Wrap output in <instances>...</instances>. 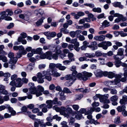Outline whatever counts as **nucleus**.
<instances>
[{"label":"nucleus","instance_id":"24","mask_svg":"<svg viewBox=\"0 0 127 127\" xmlns=\"http://www.w3.org/2000/svg\"><path fill=\"white\" fill-rule=\"evenodd\" d=\"M39 107L40 108H43L42 109V111L44 113H46L48 111L47 108H48V104L46 105L45 104H43L39 105Z\"/></svg>","mask_w":127,"mask_h":127},{"label":"nucleus","instance_id":"25","mask_svg":"<svg viewBox=\"0 0 127 127\" xmlns=\"http://www.w3.org/2000/svg\"><path fill=\"white\" fill-rule=\"evenodd\" d=\"M18 50L19 52L22 53L23 55H25L27 54L26 51L25 50V48L22 45L19 46Z\"/></svg>","mask_w":127,"mask_h":127},{"label":"nucleus","instance_id":"38","mask_svg":"<svg viewBox=\"0 0 127 127\" xmlns=\"http://www.w3.org/2000/svg\"><path fill=\"white\" fill-rule=\"evenodd\" d=\"M34 13L36 16L40 17L43 15L44 13V11H43L41 12H38L37 10H35Z\"/></svg>","mask_w":127,"mask_h":127},{"label":"nucleus","instance_id":"43","mask_svg":"<svg viewBox=\"0 0 127 127\" xmlns=\"http://www.w3.org/2000/svg\"><path fill=\"white\" fill-rule=\"evenodd\" d=\"M34 64V63L33 62H32L30 64L27 66V68L28 69L30 70H32L33 69Z\"/></svg>","mask_w":127,"mask_h":127},{"label":"nucleus","instance_id":"2","mask_svg":"<svg viewBox=\"0 0 127 127\" xmlns=\"http://www.w3.org/2000/svg\"><path fill=\"white\" fill-rule=\"evenodd\" d=\"M77 72L76 71H73L72 74V77L74 78H76V77L80 80H82L86 81L88 80V78L92 76V74L91 73L88 72L84 71L81 73H79L76 74Z\"/></svg>","mask_w":127,"mask_h":127},{"label":"nucleus","instance_id":"41","mask_svg":"<svg viewBox=\"0 0 127 127\" xmlns=\"http://www.w3.org/2000/svg\"><path fill=\"white\" fill-rule=\"evenodd\" d=\"M102 25L104 28L108 27L110 26L109 22L107 20H105L103 22Z\"/></svg>","mask_w":127,"mask_h":127},{"label":"nucleus","instance_id":"14","mask_svg":"<svg viewBox=\"0 0 127 127\" xmlns=\"http://www.w3.org/2000/svg\"><path fill=\"white\" fill-rule=\"evenodd\" d=\"M37 76L38 79L37 81L38 83H42L44 82V78H43L42 77L44 76L45 78V76L43 74V71L42 72V73L40 72L38 73L37 74Z\"/></svg>","mask_w":127,"mask_h":127},{"label":"nucleus","instance_id":"30","mask_svg":"<svg viewBox=\"0 0 127 127\" xmlns=\"http://www.w3.org/2000/svg\"><path fill=\"white\" fill-rule=\"evenodd\" d=\"M74 81V79H72L65 82L64 85L66 86L69 87L71 86Z\"/></svg>","mask_w":127,"mask_h":127},{"label":"nucleus","instance_id":"29","mask_svg":"<svg viewBox=\"0 0 127 127\" xmlns=\"http://www.w3.org/2000/svg\"><path fill=\"white\" fill-rule=\"evenodd\" d=\"M68 56L69 60L71 61H75V59L74 57V55L73 53H68Z\"/></svg>","mask_w":127,"mask_h":127},{"label":"nucleus","instance_id":"27","mask_svg":"<svg viewBox=\"0 0 127 127\" xmlns=\"http://www.w3.org/2000/svg\"><path fill=\"white\" fill-rule=\"evenodd\" d=\"M45 18L44 17H42L40 19L38 20L36 22V24L37 26H38L41 25L42 23L43 22V20H44Z\"/></svg>","mask_w":127,"mask_h":127},{"label":"nucleus","instance_id":"61","mask_svg":"<svg viewBox=\"0 0 127 127\" xmlns=\"http://www.w3.org/2000/svg\"><path fill=\"white\" fill-rule=\"evenodd\" d=\"M71 61L70 60H66L64 61L63 62L64 64L66 65L69 64L70 62Z\"/></svg>","mask_w":127,"mask_h":127},{"label":"nucleus","instance_id":"42","mask_svg":"<svg viewBox=\"0 0 127 127\" xmlns=\"http://www.w3.org/2000/svg\"><path fill=\"white\" fill-rule=\"evenodd\" d=\"M82 116V115L81 114L77 115H72V119H71L76 118L77 120H80L81 119Z\"/></svg>","mask_w":127,"mask_h":127},{"label":"nucleus","instance_id":"40","mask_svg":"<svg viewBox=\"0 0 127 127\" xmlns=\"http://www.w3.org/2000/svg\"><path fill=\"white\" fill-rule=\"evenodd\" d=\"M114 123L116 124H118L121 123V121L120 120V117L119 116H117L116 117L114 120Z\"/></svg>","mask_w":127,"mask_h":127},{"label":"nucleus","instance_id":"26","mask_svg":"<svg viewBox=\"0 0 127 127\" xmlns=\"http://www.w3.org/2000/svg\"><path fill=\"white\" fill-rule=\"evenodd\" d=\"M113 58L115 60V61H120L124 58V57L117 54V55H114L113 56Z\"/></svg>","mask_w":127,"mask_h":127},{"label":"nucleus","instance_id":"46","mask_svg":"<svg viewBox=\"0 0 127 127\" xmlns=\"http://www.w3.org/2000/svg\"><path fill=\"white\" fill-rule=\"evenodd\" d=\"M0 60H2V62H6L7 61L6 57L2 55H0Z\"/></svg>","mask_w":127,"mask_h":127},{"label":"nucleus","instance_id":"55","mask_svg":"<svg viewBox=\"0 0 127 127\" xmlns=\"http://www.w3.org/2000/svg\"><path fill=\"white\" fill-rule=\"evenodd\" d=\"M7 105H9V104H6L5 106L2 105L0 106V111H1L4 110L5 108H7L8 109Z\"/></svg>","mask_w":127,"mask_h":127},{"label":"nucleus","instance_id":"56","mask_svg":"<svg viewBox=\"0 0 127 127\" xmlns=\"http://www.w3.org/2000/svg\"><path fill=\"white\" fill-rule=\"evenodd\" d=\"M77 40L76 38L73 39L71 40L70 43L74 44V45H75L77 43H79L77 42Z\"/></svg>","mask_w":127,"mask_h":127},{"label":"nucleus","instance_id":"23","mask_svg":"<svg viewBox=\"0 0 127 127\" xmlns=\"http://www.w3.org/2000/svg\"><path fill=\"white\" fill-rule=\"evenodd\" d=\"M43 123V120H41L39 119H36L34 121V127H38L39 125H41Z\"/></svg>","mask_w":127,"mask_h":127},{"label":"nucleus","instance_id":"45","mask_svg":"<svg viewBox=\"0 0 127 127\" xmlns=\"http://www.w3.org/2000/svg\"><path fill=\"white\" fill-rule=\"evenodd\" d=\"M89 111H87L85 113V115H87V118L89 119L90 120L92 119V116L91 115V112L89 113Z\"/></svg>","mask_w":127,"mask_h":127},{"label":"nucleus","instance_id":"58","mask_svg":"<svg viewBox=\"0 0 127 127\" xmlns=\"http://www.w3.org/2000/svg\"><path fill=\"white\" fill-rule=\"evenodd\" d=\"M53 119H56V120L59 121L61 120V118L58 116L57 115H56L53 116Z\"/></svg>","mask_w":127,"mask_h":127},{"label":"nucleus","instance_id":"44","mask_svg":"<svg viewBox=\"0 0 127 127\" xmlns=\"http://www.w3.org/2000/svg\"><path fill=\"white\" fill-rule=\"evenodd\" d=\"M79 43H77L76 44L74 45V48L77 52L79 51L80 50V48L79 47Z\"/></svg>","mask_w":127,"mask_h":127},{"label":"nucleus","instance_id":"59","mask_svg":"<svg viewBox=\"0 0 127 127\" xmlns=\"http://www.w3.org/2000/svg\"><path fill=\"white\" fill-rule=\"evenodd\" d=\"M83 97V95H76L75 96L76 100H79Z\"/></svg>","mask_w":127,"mask_h":127},{"label":"nucleus","instance_id":"50","mask_svg":"<svg viewBox=\"0 0 127 127\" xmlns=\"http://www.w3.org/2000/svg\"><path fill=\"white\" fill-rule=\"evenodd\" d=\"M95 54V56H96L97 57L101 56L102 55L101 52L99 51H96Z\"/></svg>","mask_w":127,"mask_h":127},{"label":"nucleus","instance_id":"11","mask_svg":"<svg viewBox=\"0 0 127 127\" xmlns=\"http://www.w3.org/2000/svg\"><path fill=\"white\" fill-rule=\"evenodd\" d=\"M30 87L29 89L30 93L32 94H35L37 93V90L36 88L34 86L33 83L31 82L28 84Z\"/></svg>","mask_w":127,"mask_h":127},{"label":"nucleus","instance_id":"13","mask_svg":"<svg viewBox=\"0 0 127 127\" xmlns=\"http://www.w3.org/2000/svg\"><path fill=\"white\" fill-rule=\"evenodd\" d=\"M0 15H1L2 20L4 19L7 21H11L12 20L11 17L8 16V14L5 11L0 13Z\"/></svg>","mask_w":127,"mask_h":127},{"label":"nucleus","instance_id":"57","mask_svg":"<svg viewBox=\"0 0 127 127\" xmlns=\"http://www.w3.org/2000/svg\"><path fill=\"white\" fill-rule=\"evenodd\" d=\"M72 107L73 109L75 110H77L79 108V106L78 105L74 104L72 105Z\"/></svg>","mask_w":127,"mask_h":127},{"label":"nucleus","instance_id":"60","mask_svg":"<svg viewBox=\"0 0 127 127\" xmlns=\"http://www.w3.org/2000/svg\"><path fill=\"white\" fill-rule=\"evenodd\" d=\"M27 98V96H25L23 97H18V99L19 101L24 100H25Z\"/></svg>","mask_w":127,"mask_h":127},{"label":"nucleus","instance_id":"7","mask_svg":"<svg viewBox=\"0 0 127 127\" xmlns=\"http://www.w3.org/2000/svg\"><path fill=\"white\" fill-rule=\"evenodd\" d=\"M112 45V43L110 41H104L99 43L98 46V47L102 48L104 50H106L108 47L111 46Z\"/></svg>","mask_w":127,"mask_h":127},{"label":"nucleus","instance_id":"15","mask_svg":"<svg viewBox=\"0 0 127 127\" xmlns=\"http://www.w3.org/2000/svg\"><path fill=\"white\" fill-rule=\"evenodd\" d=\"M44 34L49 39H51L52 37L55 36L56 35V33L54 32H46L44 33Z\"/></svg>","mask_w":127,"mask_h":127},{"label":"nucleus","instance_id":"4","mask_svg":"<svg viewBox=\"0 0 127 127\" xmlns=\"http://www.w3.org/2000/svg\"><path fill=\"white\" fill-rule=\"evenodd\" d=\"M109 96V95L108 94L103 95L97 94L94 97V99L95 100H96L97 98H99L101 102H103L104 103H108L110 102L109 99H107Z\"/></svg>","mask_w":127,"mask_h":127},{"label":"nucleus","instance_id":"16","mask_svg":"<svg viewBox=\"0 0 127 127\" xmlns=\"http://www.w3.org/2000/svg\"><path fill=\"white\" fill-rule=\"evenodd\" d=\"M94 73L96 77L100 78L103 76H105L104 72H103L100 69H97L95 70Z\"/></svg>","mask_w":127,"mask_h":127},{"label":"nucleus","instance_id":"36","mask_svg":"<svg viewBox=\"0 0 127 127\" xmlns=\"http://www.w3.org/2000/svg\"><path fill=\"white\" fill-rule=\"evenodd\" d=\"M57 68L59 70H64L66 68V67L62 65V64L59 63H58Z\"/></svg>","mask_w":127,"mask_h":127},{"label":"nucleus","instance_id":"37","mask_svg":"<svg viewBox=\"0 0 127 127\" xmlns=\"http://www.w3.org/2000/svg\"><path fill=\"white\" fill-rule=\"evenodd\" d=\"M65 78L67 80H70L72 79H74V81H75L76 79V78H73L72 77V75H67L65 77Z\"/></svg>","mask_w":127,"mask_h":127},{"label":"nucleus","instance_id":"51","mask_svg":"<svg viewBox=\"0 0 127 127\" xmlns=\"http://www.w3.org/2000/svg\"><path fill=\"white\" fill-rule=\"evenodd\" d=\"M58 55L56 54H54L52 55L51 59H52L55 60H57L58 59Z\"/></svg>","mask_w":127,"mask_h":127},{"label":"nucleus","instance_id":"48","mask_svg":"<svg viewBox=\"0 0 127 127\" xmlns=\"http://www.w3.org/2000/svg\"><path fill=\"white\" fill-rule=\"evenodd\" d=\"M93 11L95 12L100 13L101 11V9L100 8H94L93 9Z\"/></svg>","mask_w":127,"mask_h":127},{"label":"nucleus","instance_id":"52","mask_svg":"<svg viewBox=\"0 0 127 127\" xmlns=\"http://www.w3.org/2000/svg\"><path fill=\"white\" fill-rule=\"evenodd\" d=\"M8 14V15L11 16L13 14V12L11 10L9 9H7L5 11Z\"/></svg>","mask_w":127,"mask_h":127},{"label":"nucleus","instance_id":"8","mask_svg":"<svg viewBox=\"0 0 127 127\" xmlns=\"http://www.w3.org/2000/svg\"><path fill=\"white\" fill-rule=\"evenodd\" d=\"M114 16L115 17H117L118 18H116L114 21L115 23H118L121 20L123 21H124L127 20V18L123 17V16L121 14L118 13H115L114 14Z\"/></svg>","mask_w":127,"mask_h":127},{"label":"nucleus","instance_id":"35","mask_svg":"<svg viewBox=\"0 0 127 127\" xmlns=\"http://www.w3.org/2000/svg\"><path fill=\"white\" fill-rule=\"evenodd\" d=\"M7 106H8V109L9 112L11 113L12 115H14L16 114V112L10 106V105H7Z\"/></svg>","mask_w":127,"mask_h":127},{"label":"nucleus","instance_id":"63","mask_svg":"<svg viewBox=\"0 0 127 127\" xmlns=\"http://www.w3.org/2000/svg\"><path fill=\"white\" fill-rule=\"evenodd\" d=\"M70 36L72 38H74L75 37L76 33L75 31H71L70 32Z\"/></svg>","mask_w":127,"mask_h":127},{"label":"nucleus","instance_id":"54","mask_svg":"<svg viewBox=\"0 0 127 127\" xmlns=\"http://www.w3.org/2000/svg\"><path fill=\"white\" fill-rule=\"evenodd\" d=\"M54 49V50L53 51H52V52H56V53L57 54L59 55L60 54L62 53V51L60 50H57L56 51V48L53 47V48Z\"/></svg>","mask_w":127,"mask_h":127},{"label":"nucleus","instance_id":"19","mask_svg":"<svg viewBox=\"0 0 127 127\" xmlns=\"http://www.w3.org/2000/svg\"><path fill=\"white\" fill-rule=\"evenodd\" d=\"M5 87L2 85H0V95L2 94L4 95H7L8 92L5 89Z\"/></svg>","mask_w":127,"mask_h":127},{"label":"nucleus","instance_id":"53","mask_svg":"<svg viewBox=\"0 0 127 127\" xmlns=\"http://www.w3.org/2000/svg\"><path fill=\"white\" fill-rule=\"evenodd\" d=\"M121 61H116L114 62L116 66L117 67L120 66L121 65Z\"/></svg>","mask_w":127,"mask_h":127},{"label":"nucleus","instance_id":"31","mask_svg":"<svg viewBox=\"0 0 127 127\" xmlns=\"http://www.w3.org/2000/svg\"><path fill=\"white\" fill-rule=\"evenodd\" d=\"M84 55L86 57L89 58H91L95 57V55L94 53H85Z\"/></svg>","mask_w":127,"mask_h":127},{"label":"nucleus","instance_id":"1","mask_svg":"<svg viewBox=\"0 0 127 127\" xmlns=\"http://www.w3.org/2000/svg\"><path fill=\"white\" fill-rule=\"evenodd\" d=\"M123 69L124 71V72L123 73L124 77H122L123 75L122 73H120L119 74H116L115 76V79L114 80V81H106L105 82V85L107 86L111 85H117L120 81L122 82H124L126 81L127 80V71L126 69L125 68H123Z\"/></svg>","mask_w":127,"mask_h":127},{"label":"nucleus","instance_id":"10","mask_svg":"<svg viewBox=\"0 0 127 127\" xmlns=\"http://www.w3.org/2000/svg\"><path fill=\"white\" fill-rule=\"evenodd\" d=\"M8 57L10 58L9 62L10 64H15L17 61V59L14 57V54L12 52H10L8 54Z\"/></svg>","mask_w":127,"mask_h":127},{"label":"nucleus","instance_id":"39","mask_svg":"<svg viewBox=\"0 0 127 127\" xmlns=\"http://www.w3.org/2000/svg\"><path fill=\"white\" fill-rule=\"evenodd\" d=\"M58 64H55L53 63H51L49 65V68L50 69H53L55 67L57 68Z\"/></svg>","mask_w":127,"mask_h":127},{"label":"nucleus","instance_id":"49","mask_svg":"<svg viewBox=\"0 0 127 127\" xmlns=\"http://www.w3.org/2000/svg\"><path fill=\"white\" fill-rule=\"evenodd\" d=\"M98 60L99 61V62L101 64L103 65L105 64V61L104 59L99 58Z\"/></svg>","mask_w":127,"mask_h":127},{"label":"nucleus","instance_id":"21","mask_svg":"<svg viewBox=\"0 0 127 127\" xmlns=\"http://www.w3.org/2000/svg\"><path fill=\"white\" fill-rule=\"evenodd\" d=\"M104 74L105 76H107L108 77L110 78H112L114 77L115 78V76L116 75H115L114 73L112 72H108L107 71H104Z\"/></svg>","mask_w":127,"mask_h":127},{"label":"nucleus","instance_id":"12","mask_svg":"<svg viewBox=\"0 0 127 127\" xmlns=\"http://www.w3.org/2000/svg\"><path fill=\"white\" fill-rule=\"evenodd\" d=\"M52 53L50 51H48L40 56V58L41 59H47L49 60L51 59Z\"/></svg>","mask_w":127,"mask_h":127},{"label":"nucleus","instance_id":"17","mask_svg":"<svg viewBox=\"0 0 127 127\" xmlns=\"http://www.w3.org/2000/svg\"><path fill=\"white\" fill-rule=\"evenodd\" d=\"M97 43L96 41L91 42L90 44L88 45L87 47L91 48L92 50H97L98 48Z\"/></svg>","mask_w":127,"mask_h":127},{"label":"nucleus","instance_id":"22","mask_svg":"<svg viewBox=\"0 0 127 127\" xmlns=\"http://www.w3.org/2000/svg\"><path fill=\"white\" fill-rule=\"evenodd\" d=\"M94 39L95 40L101 41L104 40L105 39V36L103 35L99 36H96L94 37Z\"/></svg>","mask_w":127,"mask_h":127},{"label":"nucleus","instance_id":"33","mask_svg":"<svg viewBox=\"0 0 127 127\" xmlns=\"http://www.w3.org/2000/svg\"><path fill=\"white\" fill-rule=\"evenodd\" d=\"M18 41L19 42H21L23 44H25L27 43V41L23 39L21 36H19L18 38Z\"/></svg>","mask_w":127,"mask_h":127},{"label":"nucleus","instance_id":"32","mask_svg":"<svg viewBox=\"0 0 127 127\" xmlns=\"http://www.w3.org/2000/svg\"><path fill=\"white\" fill-rule=\"evenodd\" d=\"M113 4V6L115 7H119L122 8H123V6L121 5L120 2H117L114 3Z\"/></svg>","mask_w":127,"mask_h":127},{"label":"nucleus","instance_id":"47","mask_svg":"<svg viewBox=\"0 0 127 127\" xmlns=\"http://www.w3.org/2000/svg\"><path fill=\"white\" fill-rule=\"evenodd\" d=\"M27 113L29 117L33 120H34L35 119V116L33 115L30 114L31 113V112L29 111H27Z\"/></svg>","mask_w":127,"mask_h":127},{"label":"nucleus","instance_id":"3","mask_svg":"<svg viewBox=\"0 0 127 127\" xmlns=\"http://www.w3.org/2000/svg\"><path fill=\"white\" fill-rule=\"evenodd\" d=\"M43 73L45 76V78L49 81H51L52 78L51 76L52 75L55 77L60 76L61 74L58 72L54 69H48L46 70L43 71Z\"/></svg>","mask_w":127,"mask_h":127},{"label":"nucleus","instance_id":"20","mask_svg":"<svg viewBox=\"0 0 127 127\" xmlns=\"http://www.w3.org/2000/svg\"><path fill=\"white\" fill-rule=\"evenodd\" d=\"M38 90L39 91L38 92L37 91V93L36 94V96L37 97L39 96L42 95V92H43L44 90V88L41 86L38 85L37 86Z\"/></svg>","mask_w":127,"mask_h":127},{"label":"nucleus","instance_id":"5","mask_svg":"<svg viewBox=\"0 0 127 127\" xmlns=\"http://www.w3.org/2000/svg\"><path fill=\"white\" fill-rule=\"evenodd\" d=\"M58 98H55L53 100H47L46 103L48 104V108L49 109L51 108L53 104H57L59 105H61V102L60 101H58Z\"/></svg>","mask_w":127,"mask_h":127},{"label":"nucleus","instance_id":"62","mask_svg":"<svg viewBox=\"0 0 127 127\" xmlns=\"http://www.w3.org/2000/svg\"><path fill=\"white\" fill-rule=\"evenodd\" d=\"M63 91L65 93H71V92L67 88H64L63 89Z\"/></svg>","mask_w":127,"mask_h":127},{"label":"nucleus","instance_id":"28","mask_svg":"<svg viewBox=\"0 0 127 127\" xmlns=\"http://www.w3.org/2000/svg\"><path fill=\"white\" fill-rule=\"evenodd\" d=\"M126 109V106L124 105L122 106H119L117 107V109L119 112H121L124 110H125Z\"/></svg>","mask_w":127,"mask_h":127},{"label":"nucleus","instance_id":"34","mask_svg":"<svg viewBox=\"0 0 127 127\" xmlns=\"http://www.w3.org/2000/svg\"><path fill=\"white\" fill-rule=\"evenodd\" d=\"M124 51V50L122 48H119L118 50L117 54L124 57L123 55Z\"/></svg>","mask_w":127,"mask_h":127},{"label":"nucleus","instance_id":"9","mask_svg":"<svg viewBox=\"0 0 127 127\" xmlns=\"http://www.w3.org/2000/svg\"><path fill=\"white\" fill-rule=\"evenodd\" d=\"M22 80L21 78H18L16 80V82L14 81H12L10 82V85L13 86H15L17 87H20L22 86L23 83L21 82Z\"/></svg>","mask_w":127,"mask_h":127},{"label":"nucleus","instance_id":"64","mask_svg":"<svg viewBox=\"0 0 127 127\" xmlns=\"http://www.w3.org/2000/svg\"><path fill=\"white\" fill-rule=\"evenodd\" d=\"M110 93L113 95H115L117 94V92L116 90L115 89H111L110 90Z\"/></svg>","mask_w":127,"mask_h":127},{"label":"nucleus","instance_id":"18","mask_svg":"<svg viewBox=\"0 0 127 127\" xmlns=\"http://www.w3.org/2000/svg\"><path fill=\"white\" fill-rule=\"evenodd\" d=\"M118 99V97L117 96L114 95L112 96L110 98V100L112 102V105L114 106L117 105L118 103L117 101Z\"/></svg>","mask_w":127,"mask_h":127},{"label":"nucleus","instance_id":"6","mask_svg":"<svg viewBox=\"0 0 127 127\" xmlns=\"http://www.w3.org/2000/svg\"><path fill=\"white\" fill-rule=\"evenodd\" d=\"M61 109L62 111L61 112L62 113V114L68 118L69 117V114L72 113L73 111L72 108L70 107H68L66 108L64 107H61Z\"/></svg>","mask_w":127,"mask_h":127}]
</instances>
